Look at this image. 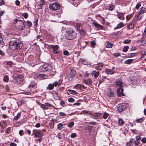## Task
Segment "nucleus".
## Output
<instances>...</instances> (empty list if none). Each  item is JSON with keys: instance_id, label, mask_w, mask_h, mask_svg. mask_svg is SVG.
Returning <instances> with one entry per match:
<instances>
[{"instance_id": "1", "label": "nucleus", "mask_w": 146, "mask_h": 146, "mask_svg": "<svg viewBox=\"0 0 146 146\" xmlns=\"http://www.w3.org/2000/svg\"><path fill=\"white\" fill-rule=\"evenodd\" d=\"M9 45L10 48L13 50H18L21 49L23 46L21 41L14 38L10 41Z\"/></svg>"}, {"instance_id": "2", "label": "nucleus", "mask_w": 146, "mask_h": 146, "mask_svg": "<svg viewBox=\"0 0 146 146\" xmlns=\"http://www.w3.org/2000/svg\"><path fill=\"white\" fill-rule=\"evenodd\" d=\"M115 87L117 88V95L119 97L125 96L124 94L123 93V87L124 84L122 82L121 80L119 79H117L115 81Z\"/></svg>"}, {"instance_id": "3", "label": "nucleus", "mask_w": 146, "mask_h": 146, "mask_svg": "<svg viewBox=\"0 0 146 146\" xmlns=\"http://www.w3.org/2000/svg\"><path fill=\"white\" fill-rule=\"evenodd\" d=\"M77 36V33L72 29H68L65 34V37L68 40H72Z\"/></svg>"}, {"instance_id": "4", "label": "nucleus", "mask_w": 146, "mask_h": 146, "mask_svg": "<svg viewBox=\"0 0 146 146\" xmlns=\"http://www.w3.org/2000/svg\"><path fill=\"white\" fill-rule=\"evenodd\" d=\"M63 79H60L56 81L53 83L49 84L46 88L47 90H51L54 89V87H59L62 83Z\"/></svg>"}, {"instance_id": "5", "label": "nucleus", "mask_w": 146, "mask_h": 146, "mask_svg": "<svg viewBox=\"0 0 146 146\" xmlns=\"http://www.w3.org/2000/svg\"><path fill=\"white\" fill-rule=\"evenodd\" d=\"M44 47H46L48 49H52L53 50V52L55 54H59V51H58L59 47L58 45H49L46 44H44Z\"/></svg>"}, {"instance_id": "6", "label": "nucleus", "mask_w": 146, "mask_h": 146, "mask_svg": "<svg viewBox=\"0 0 146 146\" xmlns=\"http://www.w3.org/2000/svg\"><path fill=\"white\" fill-rule=\"evenodd\" d=\"M52 70V67L48 65H44L40 66L39 68V70L43 72H50Z\"/></svg>"}, {"instance_id": "7", "label": "nucleus", "mask_w": 146, "mask_h": 146, "mask_svg": "<svg viewBox=\"0 0 146 146\" xmlns=\"http://www.w3.org/2000/svg\"><path fill=\"white\" fill-rule=\"evenodd\" d=\"M49 9L53 11H56L59 10L60 7V5L57 2H55L49 5Z\"/></svg>"}, {"instance_id": "8", "label": "nucleus", "mask_w": 146, "mask_h": 146, "mask_svg": "<svg viewBox=\"0 0 146 146\" xmlns=\"http://www.w3.org/2000/svg\"><path fill=\"white\" fill-rule=\"evenodd\" d=\"M140 44L142 45L146 43V28H145L141 39L138 41Z\"/></svg>"}, {"instance_id": "9", "label": "nucleus", "mask_w": 146, "mask_h": 146, "mask_svg": "<svg viewBox=\"0 0 146 146\" xmlns=\"http://www.w3.org/2000/svg\"><path fill=\"white\" fill-rule=\"evenodd\" d=\"M146 11V9L145 8L142 7L140 8V10L137 15V17L138 20H140L143 18V17L142 14L145 13Z\"/></svg>"}, {"instance_id": "10", "label": "nucleus", "mask_w": 146, "mask_h": 146, "mask_svg": "<svg viewBox=\"0 0 146 146\" xmlns=\"http://www.w3.org/2000/svg\"><path fill=\"white\" fill-rule=\"evenodd\" d=\"M76 74V72L75 70L74 69L71 70L70 73L68 76L69 80H72Z\"/></svg>"}, {"instance_id": "11", "label": "nucleus", "mask_w": 146, "mask_h": 146, "mask_svg": "<svg viewBox=\"0 0 146 146\" xmlns=\"http://www.w3.org/2000/svg\"><path fill=\"white\" fill-rule=\"evenodd\" d=\"M102 117V113H95L94 114H91V117L94 119H98Z\"/></svg>"}, {"instance_id": "12", "label": "nucleus", "mask_w": 146, "mask_h": 146, "mask_svg": "<svg viewBox=\"0 0 146 146\" xmlns=\"http://www.w3.org/2000/svg\"><path fill=\"white\" fill-rule=\"evenodd\" d=\"M25 26L24 22L22 20L19 21V22L18 24L17 27L19 30L22 31L25 29Z\"/></svg>"}, {"instance_id": "13", "label": "nucleus", "mask_w": 146, "mask_h": 146, "mask_svg": "<svg viewBox=\"0 0 146 146\" xmlns=\"http://www.w3.org/2000/svg\"><path fill=\"white\" fill-rule=\"evenodd\" d=\"M139 80L133 76L131 79V83L133 85H136L139 83Z\"/></svg>"}, {"instance_id": "14", "label": "nucleus", "mask_w": 146, "mask_h": 146, "mask_svg": "<svg viewBox=\"0 0 146 146\" xmlns=\"http://www.w3.org/2000/svg\"><path fill=\"white\" fill-rule=\"evenodd\" d=\"M126 104L125 103H122L119 105L118 107V110L119 111H121L124 110L126 108Z\"/></svg>"}, {"instance_id": "15", "label": "nucleus", "mask_w": 146, "mask_h": 146, "mask_svg": "<svg viewBox=\"0 0 146 146\" xmlns=\"http://www.w3.org/2000/svg\"><path fill=\"white\" fill-rule=\"evenodd\" d=\"M117 12V16L118 18L121 20H123L125 19L124 13L119 12Z\"/></svg>"}, {"instance_id": "16", "label": "nucleus", "mask_w": 146, "mask_h": 146, "mask_svg": "<svg viewBox=\"0 0 146 146\" xmlns=\"http://www.w3.org/2000/svg\"><path fill=\"white\" fill-rule=\"evenodd\" d=\"M45 2L44 0H41L39 3H38L37 5V8L38 9H40L42 8L43 5H44Z\"/></svg>"}, {"instance_id": "17", "label": "nucleus", "mask_w": 146, "mask_h": 146, "mask_svg": "<svg viewBox=\"0 0 146 146\" xmlns=\"http://www.w3.org/2000/svg\"><path fill=\"white\" fill-rule=\"evenodd\" d=\"M53 95V97L55 100H58L60 99V97L57 93L52 92V93Z\"/></svg>"}, {"instance_id": "18", "label": "nucleus", "mask_w": 146, "mask_h": 146, "mask_svg": "<svg viewBox=\"0 0 146 146\" xmlns=\"http://www.w3.org/2000/svg\"><path fill=\"white\" fill-rule=\"evenodd\" d=\"M92 75L95 78H97L99 75V72L96 70H93L92 72Z\"/></svg>"}, {"instance_id": "19", "label": "nucleus", "mask_w": 146, "mask_h": 146, "mask_svg": "<svg viewBox=\"0 0 146 146\" xmlns=\"http://www.w3.org/2000/svg\"><path fill=\"white\" fill-rule=\"evenodd\" d=\"M105 73L108 74H114L115 71L111 69L106 68L105 69Z\"/></svg>"}, {"instance_id": "20", "label": "nucleus", "mask_w": 146, "mask_h": 146, "mask_svg": "<svg viewBox=\"0 0 146 146\" xmlns=\"http://www.w3.org/2000/svg\"><path fill=\"white\" fill-rule=\"evenodd\" d=\"M85 83L87 85H92V81L91 79L88 78L84 80Z\"/></svg>"}, {"instance_id": "21", "label": "nucleus", "mask_w": 146, "mask_h": 146, "mask_svg": "<svg viewBox=\"0 0 146 146\" xmlns=\"http://www.w3.org/2000/svg\"><path fill=\"white\" fill-rule=\"evenodd\" d=\"M134 25L132 23H129L126 26L127 29H132L134 27Z\"/></svg>"}, {"instance_id": "22", "label": "nucleus", "mask_w": 146, "mask_h": 146, "mask_svg": "<svg viewBox=\"0 0 146 146\" xmlns=\"http://www.w3.org/2000/svg\"><path fill=\"white\" fill-rule=\"evenodd\" d=\"M123 23L122 22H120L119 23L117 26L114 28V30H116L121 28L124 27Z\"/></svg>"}, {"instance_id": "23", "label": "nucleus", "mask_w": 146, "mask_h": 146, "mask_svg": "<svg viewBox=\"0 0 146 146\" xmlns=\"http://www.w3.org/2000/svg\"><path fill=\"white\" fill-rule=\"evenodd\" d=\"M43 136V133L41 132L40 131L37 132L35 135V137H40Z\"/></svg>"}, {"instance_id": "24", "label": "nucleus", "mask_w": 146, "mask_h": 146, "mask_svg": "<svg viewBox=\"0 0 146 146\" xmlns=\"http://www.w3.org/2000/svg\"><path fill=\"white\" fill-rule=\"evenodd\" d=\"M114 93L113 91H112L111 90H110V92H109L108 94V97L111 98V97L114 96Z\"/></svg>"}, {"instance_id": "25", "label": "nucleus", "mask_w": 146, "mask_h": 146, "mask_svg": "<svg viewBox=\"0 0 146 146\" xmlns=\"http://www.w3.org/2000/svg\"><path fill=\"white\" fill-rule=\"evenodd\" d=\"M93 24L95 27L97 28L102 29L103 27V26L102 25L98 24L97 23L94 22Z\"/></svg>"}, {"instance_id": "26", "label": "nucleus", "mask_w": 146, "mask_h": 146, "mask_svg": "<svg viewBox=\"0 0 146 146\" xmlns=\"http://www.w3.org/2000/svg\"><path fill=\"white\" fill-rule=\"evenodd\" d=\"M124 123V122L121 118H120L118 119V124L119 125H123Z\"/></svg>"}, {"instance_id": "27", "label": "nucleus", "mask_w": 146, "mask_h": 146, "mask_svg": "<svg viewBox=\"0 0 146 146\" xmlns=\"http://www.w3.org/2000/svg\"><path fill=\"white\" fill-rule=\"evenodd\" d=\"M80 60L82 63L84 65H87L88 64L87 60L85 59L80 58Z\"/></svg>"}, {"instance_id": "28", "label": "nucleus", "mask_w": 146, "mask_h": 146, "mask_svg": "<svg viewBox=\"0 0 146 146\" xmlns=\"http://www.w3.org/2000/svg\"><path fill=\"white\" fill-rule=\"evenodd\" d=\"M107 45L106 46V47L107 48H111L112 47L113 44L111 43L110 42L108 41L106 42Z\"/></svg>"}, {"instance_id": "29", "label": "nucleus", "mask_w": 146, "mask_h": 146, "mask_svg": "<svg viewBox=\"0 0 146 146\" xmlns=\"http://www.w3.org/2000/svg\"><path fill=\"white\" fill-rule=\"evenodd\" d=\"M133 60L132 59H128L125 61L124 63L127 64H131L132 63Z\"/></svg>"}, {"instance_id": "30", "label": "nucleus", "mask_w": 146, "mask_h": 146, "mask_svg": "<svg viewBox=\"0 0 146 146\" xmlns=\"http://www.w3.org/2000/svg\"><path fill=\"white\" fill-rule=\"evenodd\" d=\"M23 103H24V100H19L18 102H17L18 106H21Z\"/></svg>"}, {"instance_id": "31", "label": "nucleus", "mask_w": 146, "mask_h": 146, "mask_svg": "<svg viewBox=\"0 0 146 146\" xmlns=\"http://www.w3.org/2000/svg\"><path fill=\"white\" fill-rule=\"evenodd\" d=\"M93 126H92L88 125L86 127V129L88 130L89 132L92 131Z\"/></svg>"}, {"instance_id": "32", "label": "nucleus", "mask_w": 146, "mask_h": 146, "mask_svg": "<svg viewBox=\"0 0 146 146\" xmlns=\"http://www.w3.org/2000/svg\"><path fill=\"white\" fill-rule=\"evenodd\" d=\"M3 81L5 82H8L9 80V77L8 76L6 75L4 76L3 77Z\"/></svg>"}, {"instance_id": "33", "label": "nucleus", "mask_w": 146, "mask_h": 146, "mask_svg": "<svg viewBox=\"0 0 146 146\" xmlns=\"http://www.w3.org/2000/svg\"><path fill=\"white\" fill-rule=\"evenodd\" d=\"M38 77H39L40 79H44L45 78L46 75L42 74H39L38 75Z\"/></svg>"}, {"instance_id": "34", "label": "nucleus", "mask_w": 146, "mask_h": 146, "mask_svg": "<svg viewBox=\"0 0 146 146\" xmlns=\"http://www.w3.org/2000/svg\"><path fill=\"white\" fill-rule=\"evenodd\" d=\"M135 53H131L128 54L127 55V58H131L135 56Z\"/></svg>"}, {"instance_id": "35", "label": "nucleus", "mask_w": 146, "mask_h": 146, "mask_svg": "<svg viewBox=\"0 0 146 146\" xmlns=\"http://www.w3.org/2000/svg\"><path fill=\"white\" fill-rule=\"evenodd\" d=\"M21 115V113H17V115L14 117V119L15 120L19 119Z\"/></svg>"}, {"instance_id": "36", "label": "nucleus", "mask_w": 146, "mask_h": 146, "mask_svg": "<svg viewBox=\"0 0 146 146\" xmlns=\"http://www.w3.org/2000/svg\"><path fill=\"white\" fill-rule=\"evenodd\" d=\"M68 91L70 94H77V92L74 90H68Z\"/></svg>"}, {"instance_id": "37", "label": "nucleus", "mask_w": 146, "mask_h": 146, "mask_svg": "<svg viewBox=\"0 0 146 146\" xmlns=\"http://www.w3.org/2000/svg\"><path fill=\"white\" fill-rule=\"evenodd\" d=\"M82 113H83L84 114H91V113L90 112V111L88 110H84L82 111Z\"/></svg>"}, {"instance_id": "38", "label": "nucleus", "mask_w": 146, "mask_h": 146, "mask_svg": "<svg viewBox=\"0 0 146 146\" xmlns=\"http://www.w3.org/2000/svg\"><path fill=\"white\" fill-rule=\"evenodd\" d=\"M63 126L62 124L61 123L58 124L57 126V129L59 130H61Z\"/></svg>"}, {"instance_id": "39", "label": "nucleus", "mask_w": 146, "mask_h": 146, "mask_svg": "<svg viewBox=\"0 0 146 146\" xmlns=\"http://www.w3.org/2000/svg\"><path fill=\"white\" fill-rule=\"evenodd\" d=\"M129 48V47L128 46H125L123 48V51L124 52H127L128 49Z\"/></svg>"}, {"instance_id": "40", "label": "nucleus", "mask_w": 146, "mask_h": 146, "mask_svg": "<svg viewBox=\"0 0 146 146\" xmlns=\"http://www.w3.org/2000/svg\"><path fill=\"white\" fill-rule=\"evenodd\" d=\"M96 44L95 42L94 41H92L91 42L90 46L94 48Z\"/></svg>"}, {"instance_id": "41", "label": "nucleus", "mask_w": 146, "mask_h": 146, "mask_svg": "<svg viewBox=\"0 0 146 146\" xmlns=\"http://www.w3.org/2000/svg\"><path fill=\"white\" fill-rule=\"evenodd\" d=\"M108 114L106 112L104 113L103 115V117L104 119H106L107 117H108Z\"/></svg>"}, {"instance_id": "42", "label": "nucleus", "mask_w": 146, "mask_h": 146, "mask_svg": "<svg viewBox=\"0 0 146 146\" xmlns=\"http://www.w3.org/2000/svg\"><path fill=\"white\" fill-rule=\"evenodd\" d=\"M131 42V40L129 39H126L123 41V43L125 44H128Z\"/></svg>"}, {"instance_id": "43", "label": "nucleus", "mask_w": 146, "mask_h": 146, "mask_svg": "<svg viewBox=\"0 0 146 146\" xmlns=\"http://www.w3.org/2000/svg\"><path fill=\"white\" fill-rule=\"evenodd\" d=\"M143 121V119L142 118L136 119V121L137 123H141Z\"/></svg>"}, {"instance_id": "44", "label": "nucleus", "mask_w": 146, "mask_h": 146, "mask_svg": "<svg viewBox=\"0 0 146 146\" xmlns=\"http://www.w3.org/2000/svg\"><path fill=\"white\" fill-rule=\"evenodd\" d=\"M74 125V123L73 122L71 121L69 123L68 126L69 127H71Z\"/></svg>"}, {"instance_id": "45", "label": "nucleus", "mask_w": 146, "mask_h": 146, "mask_svg": "<svg viewBox=\"0 0 146 146\" xmlns=\"http://www.w3.org/2000/svg\"><path fill=\"white\" fill-rule=\"evenodd\" d=\"M114 6L113 5H111L109 7V10L112 11L114 9Z\"/></svg>"}, {"instance_id": "46", "label": "nucleus", "mask_w": 146, "mask_h": 146, "mask_svg": "<svg viewBox=\"0 0 146 146\" xmlns=\"http://www.w3.org/2000/svg\"><path fill=\"white\" fill-rule=\"evenodd\" d=\"M27 25L29 27H31L32 26V24L31 21H27Z\"/></svg>"}, {"instance_id": "47", "label": "nucleus", "mask_w": 146, "mask_h": 146, "mask_svg": "<svg viewBox=\"0 0 146 146\" xmlns=\"http://www.w3.org/2000/svg\"><path fill=\"white\" fill-rule=\"evenodd\" d=\"M68 101L69 102H73L75 101V100L73 98H70L68 99Z\"/></svg>"}, {"instance_id": "48", "label": "nucleus", "mask_w": 146, "mask_h": 146, "mask_svg": "<svg viewBox=\"0 0 146 146\" xmlns=\"http://www.w3.org/2000/svg\"><path fill=\"white\" fill-rule=\"evenodd\" d=\"M77 136V135L75 133H73L70 135V137L72 138H74Z\"/></svg>"}, {"instance_id": "49", "label": "nucleus", "mask_w": 146, "mask_h": 146, "mask_svg": "<svg viewBox=\"0 0 146 146\" xmlns=\"http://www.w3.org/2000/svg\"><path fill=\"white\" fill-rule=\"evenodd\" d=\"M132 17L131 15H128L126 17V18L127 20H129Z\"/></svg>"}, {"instance_id": "50", "label": "nucleus", "mask_w": 146, "mask_h": 146, "mask_svg": "<svg viewBox=\"0 0 146 146\" xmlns=\"http://www.w3.org/2000/svg\"><path fill=\"white\" fill-rule=\"evenodd\" d=\"M22 20H18L17 19H14V24H16L17 23L18 24L19 22V21H21Z\"/></svg>"}, {"instance_id": "51", "label": "nucleus", "mask_w": 146, "mask_h": 146, "mask_svg": "<svg viewBox=\"0 0 146 146\" xmlns=\"http://www.w3.org/2000/svg\"><path fill=\"white\" fill-rule=\"evenodd\" d=\"M41 107L43 109L46 110L48 108L47 107L46 105L44 104H42L41 105Z\"/></svg>"}, {"instance_id": "52", "label": "nucleus", "mask_w": 146, "mask_h": 146, "mask_svg": "<svg viewBox=\"0 0 146 146\" xmlns=\"http://www.w3.org/2000/svg\"><path fill=\"white\" fill-rule=\"evenodd\" d=\"M81 85L80 84H77L75 85L74 87L76 89H79L81 88Z\"/></svg>"}, {"instance_id": "53", "label": "nucleus", "mask_w": 146, "mask_h": 146, "mask_svg": "<svg viewBox=\"0 0 146 146\" xmlns=\"http://www.w3.org/2000/svg\"><path fill=\"white\" fill-rule=\"evenodd\" d=\"M23 16L26 19L28 17V15L27 13H25L23 15Z\"/></svg>"}, {"instance_id": "54", "label": "nucleus", "mask_w": 146, "mask_h": 146, "mask_svg": "<svg viewBox=\"0 0 146 146\" xmlns=\"http://www.w3.org/2000/svg\"><path fill=\"white\" fill-rule=\"evenodd\" d=\"M141 4L140 3H138L135 6V8L138 9L141 6Z\"/></svg>"}, {"instance_id": "55", "label": "nucleus", "mask_w": 146, "mask_h": 146, "mask_svg": "<svg viewBox=\"0 0 146 146\" xmlns=\"http://www.w3.org/2000/svg\"><path fill=\"white\" fill-rule=\"evenodd\" d=\"M76 27L77 29L78 30L80 29V24L79 23H77L76 25Z\"/></svg>"}, {"instance_id": "56", "label": "nucleus", "mask_w": 146, "mask_h": 146, "mask_svg": "<svg viewBox=\"0 0 146 146\" xmlns=\"http://www.w3.org/2000/svg\"><path fill=\"white\" fill-rule=\"evenodd\" d=\"M63 54L65 55H68L69 54V52L67 50L63 51Z\"/></svg>"}, {"instance_id": "57", "label": "nucleus", "mask_w": 146, "mask_h": 146, "mask_svg": "<svg viewBox=\"0 0 146 146\" xmlns=\"http://www.w3.org/2000/svg\"><path fill=\"white\" fill-rule=\"evenodd\" d=\"M135 144L136 146H138L140 143V141H134Z\"/></svg>"}, {"instance_id": "58", "label": "nucleus", "mask_w": 146, "mask_h": 146, "mask_svg": "<svg viewBox=\"0 0 146 146\" xmlns=\"http://www.w3.org/2000/svg\"><path fill=\"white\" fill-rule=\"evenodd\" d=\"M36 85L35 83H31L29 85V87L30 88H32L34 87L35 85Z\"/></svg>"}, {"instance_id": "59", "label": "nucleus", "mask_w": 146, "mask_h": 146, "mask_svg": "<svg viewBox=\"0 0 146 146\" xmlns=\"http://www.w3.org/2000/svg\"><path fill=\"white\" fill-rule=\"evenodd\" d=\"M7 64L9 67H11L12 64V62L11 61L8 62H7Z\"/></svg>"}, {"instance_id": "60", "label": "nucleus", "mask_w": 146, "mask_h": 146, "mask_svg": "<svg viewBox=\"0 0 146 146\" xmlns=\"http://www.w3.org/2000/svg\"><path fill=\"white\" fill-rule=\"evenodd\" d=\"M11 131V129L10 127H8L7 128L6 131V133H9Z\"/></svg>"}, {"instance_id": "61", "label": "nucleus", "mask_w": 146, "mask_h": 146, "mask_svg": "<svg viewBox=\"0 0 146 146\" xmlns=\"http://www.w3.org/2000/svg\"><path fill=\"white\" fill-rule=\"evenodd\" d=\"M136 141H140L141 139V137L139 135H137L136 136Z\"/></svg>"}, {"instance_id": "62", "label": "nucleus", "mask_w": 146, "mask_h": 146, "mask_svg": "<svg viewBox=\"0 0 146 146\" xmlns=\"http://www.w3.org/2000/svg\"><path fill=\"white\" fill-rule=\"evenodd\" d=\"M121 54L119 53H116L113 54V55L117 57L120 56Z\"/></svg>"}, {"instance_id": "63", "label": "nucleus", "mask_w": 146, "mask_h": 146, "mask_svg": "<svg viewBox=\"0 0 146 146\" xmlns=\"http://www.w3.org/2000/svg\"><path fill=\"white\" fill-rule=\"evenodd\" d=\"M142 142L144 143H146V138L145 137L143 138L141 140Z\"/></svg>"}, {"instance_id": "64", "label": "nucleus", "mask_w": 146, "mask_h": 146, "mask_svg": "<svg viewBox=\"0 0 146 146\" xmlns=\"http://www.w3.org/2000/svg\"><path fill=\"white\" fill-rule=\"evenodd\" d=\"M15 3L17 6H18L20 4V2L18 0H16L15 2Z\"/></svg>"}]
</instances>
